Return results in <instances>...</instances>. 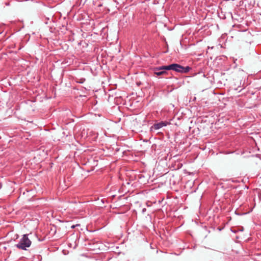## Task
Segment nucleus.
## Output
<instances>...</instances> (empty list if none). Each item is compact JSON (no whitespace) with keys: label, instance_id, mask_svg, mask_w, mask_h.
Instances as JSON below:
<instances>
[{"label":"nucleus","instance_id":"obj_3","mask_svg":"<svg viewBox=\"0 0 261 261\" xmlns=\"http://www.w3.org/2000/svg\"><path fill=\"white\" fill-rule=\"evenodd\" d=\"M169 124L167 121H162L158 123H155L150 127V130H152L153 129L155 130H158L164 126H166Z\"/></svg>","mask_w":261,"mask_h":261},{"label":"nucleus","instance_id":"obj_1","mask_svg":"<svg viewBox=\"0 0 261 261\" xmlns=\"http://www.w3.org/2000/svg\"><path fill=\"white\" fill-rule=\"evenodd\" d=\"M31 244L32 242L29 239L28 234H23L19 242L16 244V247L17 248L26 250L28 248L30 247Z\"/></svg>","mask_w":261,"mask_h":261},{"label":"nucleus","instance_id":"obj_5","mask_svg":"<svg viewBox=\"0 0 261 261\" xmlns=\"http://www.w3.org/2000/svg\"><path fill=\"white\" fill-rule=\"evenodd\" d=\"M190 69H191V68L189 66H186V67L183 66V69H181L182 72H181V73H186L188 72Z\"/></svg>","mask_w":261,"mask_h":261},{"label":"nucleus","instance_id":"obj_2","mask_svg":"<svg viewBox=\"0 0 261 261\" xmlns=\"http://www.w3.org/2000/svg\"><path fill=\"white\" fill-rule=\"evenodd\" d=\"M162 69H166L167 70H172L177 72L181 73V69H183V66L178 64H172L168 66H162Z\"/></svg>","mask_w":261,"mask_h":261},{"label":"nucleus","instance_id":"obj_4","mask_svg":"<svg viewBox=\"0 0 261 261\" xmlns=\"http://www.w3.org/2000/svg\"><path fill=\"white\" fill-rule=\"evenodd\" d=\"M161 67L162 66L154 68V73L156 75H161L167 73V72L165 71L166 69H162Z\"/></svg>","mask_w":261,"mask_h":261},{"label":"nucleus","instance_id":"obj_7","mask_svg":"<svg viewBox=\"0 0 261 261\" xmlns=\"http://www.w3.org/2000/svg\"><path fill=\"white\" fill-rule=\"evenodd\" d=\"M80 225V224H76L75 225H72V226H71V228H72V229H73V228H74L76 226H79Z\"/></svg>","mask_w":261,"mask_h":261},{"label":"nucleus","instance_id":"obj_6","mask_svg":"<svg viewBox=\"0 0 261 261\" xmlns=\"http://www.w3.org/2000/svg\"><path fill=\"white\" fill-rule=\"evenodd\" d=\"M85 81V79H82L80 80V81L79 82H78V83L82 84Z\"/></svg>","mask_w":261,"mask_h":261},{"label":"nucleus","instance_id":"obj_8","mask_svg":"<svg viewBox=\"0 0 261 261\" xmlns=\"http://www.w3.org/2000/svg\"><path fill=\"white\" fill-rule=\"evenodd\" d=\"M146 208H144L142 209V213H144L145 211H146Z\"/></svg>","mask_w":261,"mask_h":261}]
</instances>
